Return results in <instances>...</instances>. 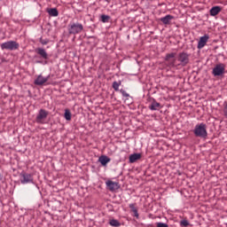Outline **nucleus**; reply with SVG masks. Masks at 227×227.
Listing matches in <instances>:
<instances>
[{
    "label": "nucleus",
    "instance_id": "1",
    "mask_svg": "<svg viewBox=\"0 0 227 227\" xmlns=\"http://www.w3.org/2000/svg\"><path fill=\"white\" fill-rule=\"evenodd\" d=\"M193 134L196 137L207 138V136H208V133L207 132V124L203 122L197 124L193 129Z\"/></svg>",
    "mask_w": 227,
    "mask_h": 227
},
{
    "label": "nucleus",
    "instance_id": "2",
    "mask_svg": "<svg viewBox=\"0 0 227 227\" xmlns=\"http://www.w3.org/2000/svg\"><path fill=\"white\" fill-rule=\"evenodd\" d=\"M47 116H49V112L45 109H40L35 117L36 123H40L41 125H45V123H47L46 121Z\"/></svg>",
    "mask_w": 227,
    "mask_h": 227
},
{
    "label": "nucleus",
    "instance_id": "3",
    "mask_svg": "<svg viewBox=\"0 0 227 227\" xmlns=\"http://www.w3.org/2000/svg\"><path fill=\"white\" fill-rule=\"evenodd\" d=\"M84 27L81 23H71L68 25V33L69 35H79L82 32Z\"/></svg>",
    "mask_w": 227,
    "mask_h": 227
},
{
    "label": "nucleus",
    "instance_id": "4",
    "mask_svg": "<svg viewBox=\"0 0 227 227\" xmlns=\"http://www.w3.org/2000/svg\"><path fill=\"white\" fill-rule=\"evenodd\" d=\"M20 45L19 43L15 41H8L5 43H3L1 44L2 51H17L19 49Z\"/></svg>",
    "mask_w": 227,
    "mask_h": 227
},
{
    "label": "nucleus",
    "instance_id": "5",
    "mask_svg": "<svg viewBox=\"0 0 227 227\" xmlns=\"http://www.w3.org/2000/svg\"><path fill=\"white\" fill-rule=\"evenodd\" d=\"M226 70V65L221 63L217 64L214 68H213V75L215 77H218L219 75H223L224 74V71Z\"/></svg>",
    "mask_w": 227,
    "mask_h": 227
},
{
    "label": "nucleus",
    "instance_id": "6",
    "mask_svg": "<svg viewBox=\"0 0 227 227\" xmlns=\"http://www.w3.org/2000/svg\"><path fill=\"white\" fill-rule=\"evenodd\" d=\"M175 56H176V53L175 52L166 55L165 61L168 62V67H176V59H175Z\"/></svg>",
    "mask_w": 227,
    "mask_h": 227
},
{
    "label": "nucleus",
    "instance_id": "7",
    "mask_svg": "<svg viewBox=\"0 0 227 227\" xmlns=\"http://www.w3.org/2000/svg\"><path fill=\"white\" fill-rule=\"evenodd\" d=\"M208 40H210V36L206 34L203 36H201L198 42L197 49H203V47L207 45Z\"/></svg>",
    "mask_w": 227,
    "mask_h": 227
},
{
    "label": "nucleus",
    "instance_id": "8",
    "mask_svg": "<svg viewBox=\"0 0 227 227\" xmlns=\"http://www.w3.org/2000/svg\"><path fill=\"white\" fill-rule=\"evenodd\" d=\"M177 60L183 65V67H185L187 63H189V55L185 52H181L178 54Z\"/></svg>",
    "mask_w": 227,
    "mask_h": 227
},
{
    "label": "nucleus",
    "instance_id": "9",
    "mask_svg": "<svg viewBox=\"0 0 227 227\" xmlns=\"http://www.w3.org/2000/svg\"><path fill=\"white\" fill-rule=\"evenodd\" d=\"M106 187L109 189V191H118L120 189V184L118 182H113L111 180H108L106 182Z\"/></svg>",
    "mask_w": 227,
    "mask_h": 227
},
{
    "label": "nucleus",
    "instance_id": "10",
    "mask_svg": "<svg viewBox=\"0 0 227 227\" xmlns=\"http://www.w3.org/2000/svg\"><path fill=\"white\" fill-rule=\"evenodd\" d=\"M21 184H33V176L27 173H22L21 174Z\"/></svg>",
    "mask_w": 227,
    "mask_h": 227
},
{
    "label": "nucleus",
    "instance_id": "11",
    "mask_svg": "<svg viewBox=\"0 0 227 227\" xmlns=\"http://www.w3.org/2000/svg\"><path fill=\"white\" fill-rule=\"evenodd\" d=\"M49 81V76L43 77L42 74H39L37 78L35 80L34 83L36 86H43V84H45Z\"/></svg>",
    "mask_w": 227,
    "mask_h": 227
},
{
    "label": "nucleus",
    "instance_id": "12",
    "mask_svg": "<svg viewBox=\"0 0 227 227\" xmlns=\"http://www.w3.org/2000/svg\"><path fill=\"white\" fill-rule=\"evenodd\" d=\"M173 19H175V17H173L170 14H168L165 17L160 18V22H162V24H165V26H169V24H171V21L173 20Z\"/></svg>",
    "mask_w": 227,
    "mask_h": 227
},
{
    "label": "nucleus",
    "instance_id": "13",
    "mask_svg": "<svg viewBox=\"0 0 227 227\" xmlns=\"http://www.w3.org/2000/svg\"><path fill=\"white\" fill-rule=\"evenodd\" d=\"M35 52L41 56V58H43V59H49V54L47 53V51H45V49L43 48H37L35 50Z\"/></svg>",
    "mask_w": 227,
    "mask_h": 227
},
{
    "label": "nucleus",
    "instance_id": "14",
    "mask_svg": "<svg viewBox=\"0 0 227 227\" xmlns=\"http://www.w3.org/2000/svg\"><path fill=\"white\" fill-rule=\"evenodd\" d=\"M223 8H221V6H214L210 9L209 11V14L211 15V17H215V15H219V13H221Z\"/></svg>",
    "mask_w": 227,
    "mask_h": 227
},
{
    "label": "nucleus",
    "instance_id": "15",
    "mask_svg": "<svg viewBox=\"0 0 227 227\" xmlns=\"http://www.w3.org/2000/svg\"><path fill=\"white\" fill-rule=\"evenodd\" d=\"M98 162H100L101 166H107V164H109V162H111V158L107 157L106 155H101L98 158Z\"/></svg>",
    "mask_w": 227,
    "mask_h": 227
},
{
    "label": "nucleus",
    "instance_id": "16",
    "mask_svg": "<svg viewBox=\"0 0 227 227\" xmlns=\"http://www.w3.org/2000/svg\"><path fill=\"white\" fill-rule=\"evenodd\" d=\"M149 109L151 111H159V109H160V103L153 100L152 104L149 106Z\"/></svg>",
    "mask_w": 227,
    "mask_h": 227
},
{
    "label": "nucleus",
    "instance_id": "17",
    "mask_svg": "<svg viewBox=\"0 0 227 227\" xmlns=\"http://www.w3.org/2000/svg\"><path fill=\"white\" fill-rule=\"evenodd\" d=\"M139 159H141V154L133 153L129 156V162L130 164H134V162H136V160H139Z\"/></svg>",
    "mask_w": 227,
    "mask_h": 227
},
{
    "label": "nucleus",
    "instance_id": "18",
    "mask_svg": "<svg viewBox=\"0 0 227 227\" xmlns=\"http://www.w3.org/2000/svg\"><path fill=\"white\" fill-rule=\"evenodd\" d=\"M49 15L51 17H58L59 15V12H58V9L56 8H51L48 11Z\"/></svg>",
    "mask_w": 227,
    "mask_h": 227
},
{
    "label": "nucleus",
    "instance_id": "19",
    "mask_svg": "<svg viewBox=\"0 0 227 227\" xmlns=\"http://www.w3.org/2000/svg\"><path fill=\"white\" fill-rule=\"evenodd\" d=\"M120 86H121V81L114 82L112 84V87L114 90V91H120Z\"/></svg>",
    "mask_w": 227,
    "mask_h": 227
},
{
    "label": "nucleus",
    "instance_id": "20",
    "mask_svg": "<svg viewBox=\"0 0 227 227\" xmlns=\"http://www.w3.org/2000/svg\"><path fill=\"white\" fill-rule=\"evenodd\" d=\"M64 118L67 121H70V120H72V113H70V110L68 109L65 110Z\"/></svg>",
    "mask_w": 227,
    "mask_h": 227
},
{
    "label": "nucleus",
    "instance_id": "21",
    "mask_svg": "<svg viewBox=\"0 0 227 227\" xmlns=\"http://www.w3.org/2000/svg\"><path fill=\"white\" fill-rule=\"evenodd\" d=\"M109 224H110V226H114V227H120V226H121V223H120L119 221L116 220V219L110 220Z\"/></svg>",
    "mask_w": 227,
    "mask_h": 227
},
{
    "label": "nucleus",
    "instance_id": "22",
    "mask_svg": "<svg viewBox=\"0 0 227 227\" xmlns=\"http://www.w3.org/2000/svg\"><path fill=\"white\" fill-rule=\"evenodd\" d=\"M109 19H111V17L106 14L101 15V21H103L104 23L109 22Z\"/></svg>",
    "mask_w": 227,
    "mask_h": 227
},
{
    "label": "nucleus",
    "instance_id": "23",
    "mask_svg": "<svg viewBox=\"0 0 227 227\" xmlns=\"http://www.w3.org/2000/svg\"><path fill=\"white\" fill-rule=\"evenodd\" d=\"M223 114L224 118H227V102L223 105Z\"/></svg>",
    "mask_w": 227,
    "mask_h": 227
},
{
    "label": "nucleus",
    "instance_id": "24",
    "mask_svg": "<svg viewBox=\"0 0 227 227\" xmlns=\"http://www.w3.org/2000/svg\"><path fill=\"white\" fill-rule=\"evenodd\" d=\"M189 221H187V220H183V221H181L180 222V226H183V227H187V226H189Z\"/></svg>",
    "mask_w": 227,
    "mask_h": 227
},
{
    "label": "nucleus",
    "instance_id": "25",
    "mask_svg": "<svg viewBox=\"0 0 227 227\" xmlns=\"http://www.w3.org/2000/svg\"><path fill=\"white\" fill-rule=\"evenodd\" d=\"M120 93H121L122 97H125V98L130 97V95L127 93V91H125L123 89L120 90Z\"/></svg>",
    "mask_w": 227,
    "mask_h": 227
},
{
    "label": "nucleus",
    "instance_id": "26",
    "mask_svg": "<svg viewBox=\"0 0 227 227\" xmlns=\"http://www.w3.org/2000/svg\"><path fill=\"white\" fill-rule=\"evenodd\" d=\"M129 208L131 212H135V210H137V207H136V204H129Z\"/></svg>",
    "mask_w": 227,
    "mask_h": 227
},
{
    "label": "nucleus",
    "instance_id": "27",
    "mask_svg": "<svg viewBox=\"0 0 227 227\" xmlns=\"http://www.w3.org/2000/svg\"><path fill=\"white\" fill-rule=\"evenodd\" d=\"M40 43H42V45H47L49 43V40L41 39Z\"/></svg>",
    "mask_w": 227,
    "mask_h": 227
},
{
    "label": "nucleus",
    "instance_id": "28",
    "mask_svg": "<svg viewBox=\"0 0 227 227\" xmlns=\"http://www.w3.org/2000/svg\"><path fill=\"white\" fill-rule=\"evenodd\" d=\"M133 215L134 217H136L137 219H139V213H137V209H136L135 211H133Z\"/></svg>",
    "mask_w": 227,
    "mask_h": 227
},
{
    "label": "nucleus",
    "instance_id": "29",
    "mask_svg": "<svg viewBox=\"0 0 227 227\" xmlns=\"http://www.w3.org/2000/svg\"><path fill=\"white\" fill-rule=\"evenodd\" d=\"M157 227H168V224L164 223H158Z\"/></svg>",
    "mask_w": 227,
    "mask_h": 227
},
{
    "label": "nucleus",
    "instance_id": "30",
    "mask_svg": "<svg viewBox=\"0 0 227 227\" xmlns=\"http://www.w3.org/2000/svg\"><path fill=\"white\" fill-rule=\"evenodd\" d=\"M37 63H42L41 61H37Z\"/></svg>",
    "mask_w": 227,
    "mask_h": 227
}]
</instances>
